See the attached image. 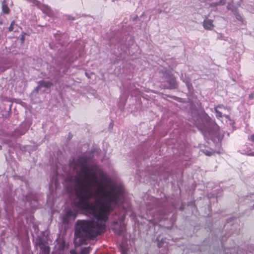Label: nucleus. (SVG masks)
<instances>
[{
  "label": "nucleus",
  "instance_id": "21",
  "mask_svg": "<svg viewBox=\"0 0 254 254\" xmlns=\"http://www.w3.org/2000/svg\"><path fill=\"white\" fill-rule=\"evenodd\" d=\"M198 127L199 128V129H201L200 127Z\"/></svg>",
  "mask_w": 254,
  "mask_h": 254
},
{
  "label": "nucleus",
  "instance_id": "9",
  "mask_svg": "<svg viewBox=\"0 0 254 254\" xmlns=\"http://www.w3.org/2000/svg\"><path fill=\"white\" fill-rule=\"evenodd\" d=\"M249 139L254 143V134L251 135L250 137H249ZM247 153L248 155L251 156H254V151H252L251 149L250 150L247 151Z\"/></svg>",
  "mask_w": 254,
  "mask_h": 254
},
{
  "label": "nucleus",
  "instance_id": "1",
  "mask_svg": "<svg viewBox=\"0 0 254 254\" xmlns=\"http://www.w3.org/2000/svg\"><path fill=\"white\" fill-rule=\"evenodd\" d=\"M76 175L74 179L76 200L73 203L76 211L65 210L64 223L75 219L77 211L93 217L92 220H81L76 223L74 233L76 246L86 244L94 239L106 227L109 213L124 199V189L114 183L97 165L89 166L82 158L74 166Z\"/></svg>",
  "mask_w": 254,
  "mask_h": 254
},
{
  "label": "nucleus",
  "instance_id": "7",
  "mask_svg": "<svg viewBox=\"0 0 254 254\" xmlns=\"http://www.w3.org/2000/svg\"><path fill=\"white\" fill-rule=\"evenodd\" d=\"M166 81L169 83V88H175L176 86V79L174 76L171 75L166 80Z\"/></svg>",
  "mask_w": 254,
  "mask_h": 254
},
{
  "label": "nucleus",
  "instance_id": "17",
  "mask_svg": "<svg viewBox=\"0 0 254 254\" xmlns=\"http://www.w3.org/2000/svg\"><path fill=\"white\" fill-rule=\"evenodd\" d=\"M70 254H78L74 250H71L70 251Z\"/></svg>",
  "mask_w": 254,
  "mask_h": 254
},
{
  "label": "nucleus",
  "instance_id": "18",
  "mask_svg": "<svg viewBox=\"0 0 254 254\" xmlns=\"http://www.w3.org/2000/svg\"><path fill=\"white\" fill-rule=\"evenodd\" d=\"M203 134H204V137H207V132L206 131H203V130H202Z\"/></svg>",
  "mask_w": 254,
  "mask_h": 254
},
{
  "label": "nucleus",
  "instance_id": "8",
  "mask_svg": "<svg viewBox=\"0 0 254 254\" xmlns=\"http://www.w3.org/2000/svg\"><path fill=\"white\" fill-rule=\"evenodd\" d=\"M40 9L42 10L43 13L46 14L51 16L52 15V11L49 7L46 5H42L40 6Z\"/></svg>",
  "mask_w": 254,
  "mask_h": 254
},
{
  "label": "nucleus",
  "instance_id": "3",
  "mask_svg": "<svg viewBox=\"0 0 254 254\" xmlns=\"http://www.w3.org/2000/svg\"><path fill=\"white\" fill-rule=\"evenodd\" d=\"M219 127L217 125L214 126V130L208 132L209 136L213 141H217V139L219 141L222 139V135L218 134Z\"/></svg>",
  "mask_w": 254,
  "mask_h": 254
},
{
  "label": "nucleus",
  "instance_id": "4",
  "mask_svg": "<svg viewBox=\"0 0 254 254\" xmlns=\"http://www.w3.org/2000/svg\"><path fill=\"white\" fill-rule=\"evenodd\" d=\"M203 27L205 29L207 30H212L214 27L213 21L206 18L203 21Z\"/></svg>",
  "mask_w": 254,
  "mask_h": 254
},
{
  "label": "nucleus",
  "instance_id": "20",
  "mask_svg": "<svg viewBox=\"0 0 254 254\" xmlns=\"http://www.w3.org/2000/svg\"><path fill=\"white\" fill-rule=\"evenodd\" d=\"M186 83L187 84V86H188V88H190L189 85L188 81H186Z\"/></svg>",
  "mask_w": 254,
  "mask_h": 254
},
{
  "label": "nucleus",
  "instance_id": "2",
  "mask_svg": "<svg viewBox=\"0 0 254 254\" xmlns=\"http://www.w3.org/2000/svg\"><path fill=\"white\" fill-rule=\"evenodd\" d=\"M125 218V215H122L119 219L118 222H114L112 226V229L114 232L118 235L121 234L124 230L125 223L124 222V219Z\"/></svg>",
  "mask_w": 254,
  "mask_h": 254
},
{
  "label": "nucleus",
  "instance_id": "5",
  "mask_svg": "<svg viewBox=\"0 0 254 254\" xmlns=\"http://www.w3.org/2000/svg\"><path fill=\"white\" fill-rule=\"evenodd\" d=\"M39 247L41 249L40 254H49L50 252L49 247L43 244V243L39 244Z\"/></svg>",
  "mask_w": 254,
  "mask_h": 254
},
{
  "label": "nucleus",
  "instance_id": "6",
  "mask_svg": "<svg viewBox=\"0 0 254 254\" xmlns=\"http://www.w3.org/2000/svg\"><path fill=\"white\" fill-rule=\"evenodd\" d=\"M52 85V83L51 82L45 80H41L39 82V85L38 87L36 88V89L38 90V89L42 87L45 88H50Z\"/></svg>",
  "mask_w": 254,
  "mask_h": 254
},
{
  "label": "nucleus",
  "instance_id": "11",
  "mask_svg": "<svg viewBox=\"0 0 254 254\" xmlns=\"http://www.w3.org/2000/svg\"><path fill=\"white\" fill-rule=\"evenodd\" d=\"M158 241V246L159 248L161 247H164L166 248L168 246V244L164 242V240L163 239L160 241V239L159 238H157Z\"/></svg>",
  "mask_w": 254,
  "mask_h": 254
},
{
  "label": "nucleus",
  "instance_id": "14",
  "mask_svg": "<svg viewBox=\"0 0 254 254\" xmlns=\"http://www.w3.org/2000/svg\"><path fill=\"white\" fill-rule=\"evenodd\" d=\"M203 153L206 154V155L207 156H210L212 154H213V152L212 151H208L207 150H203Z\"/></svg>",
  "mask_w": 254,
  "mask_h": 254
},
{
  "label": "nucleus",
  "instance_id": "19",
  "mask_svg": "<svg viewBox=\"0 0 254 254\" xmlns=\"http://www.w3.org/2000/svg\"><path fill=\"white\" fill-rule=\"evenodd\" d=\"M9 30H10V31H12V30H13V28H12V24H11L10 25V26H9Z\"/></svg>",
  "mask_w": 254,
  "mask_h": 254
},
{
  "label": "nucleus",
  "instance_id": "15",
  "mask_svg": "<svg viewBox=\"0 0 254 254\" xmlns=\"http://www.w3.org/2000/svg\"><path fill=\"white\" fill-rule=\"evenodd\" d=\"M64 254V250L62 249V250H60L59 251V252H54L53 253V254Z\"/></svg>",
  "mask_w": 254,
  "mask_h": 254
},
{
  "label": "nucleus",
  "instance_id": "12",
  "mask_svg": "<svg viewBox=\"0 0 254 254\" xmlns=\"http://www.w3.org/2000/svg\"><path fill=\"white\" fill-rule=\"evenodd\" d=\"M90 251V248H82L81 249L80 254H88Z\"/></svg>",
  "mask_w": 254,
  "mask_h": 254
},
{
  "label": "nucleus",
  "instance_id": "10",
  "mask_svg": "<svg viewBox=\"0 0 254 254\" xmlns=\"http://www.w3.org/2000/svg\"><path fill=\"white\" fill-rule=\"evenodd\" d=\"M218 108L222 109V108H225L224 107L223 105H219L217 107L215 108V111L216 112V116L217 118H221L222 117V113L219 112L218 110Z\"/></svg>",
  "mask_w": 254,
  "mask_h": 254
},
{
  "label": "nucleus",
  "instance_id": "16",
  "mask_svg": "<svg viewBox=\"0 0 254 254\" xmlns=\"http://www.w3.org/2000/svg\"><path fill=\"white\" fill-rule=\"evenodd\" d=\"M121 251L122 254H126V250L121 246Z\"/></svg>",
  "mask_w": 254,
  "mask_h": 254
},
{
  "label": "nucleus",
  "instance_id": "13",
  "mask_svg": "<svg viewBox=\"0 0 254 254\" xmlns=\"http://www.w3.org/2000/svg\"><path fill=\"white\" fill-rule=\"evenodd\" d=\"M2 11L4 13H8L9 12V8L6 5H2Z\"/></svg>",
  "mask_w": 254,
  "mask_h": 254
}]
</instances>
